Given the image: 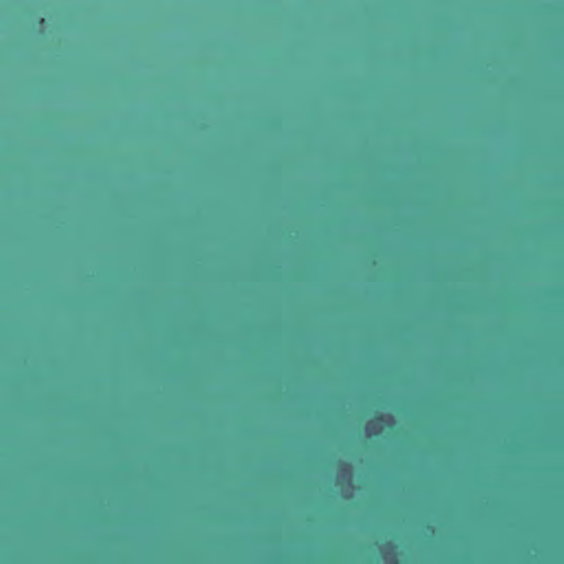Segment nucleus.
<instances>
[{"label": "nucleus", "mask_w": 564, "mask_h": 564, "mask_svg": "<svg viewBox=\"0 0 564 564\" xmlns=\"http://www.w3.org/2000/svg\"><path fill=\"white\" fill-rule=\"evenodd\" d=\"M381 421H383V414H379L373 420L368 421L366 424V431L369 434L377 435L378 434L377 422H381Z\"/></svg>", "instance_id": "f257e3e1"}]
</instances>
